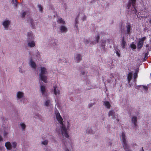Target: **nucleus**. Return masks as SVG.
<instances>
[{
    "label": "nucleus",
    "instance_id": "31",
    "mask_svg": "<svg viewBox=\"0 0 151 151\" xmlns=\"http://www.w3.org/2000/svg\"><path fill=\"white\" fill-rule=\"evenodd\" d=\"M48 143V141L47 140H46L42 142V143L45 145H47Z\"/></svg>",
    "mask_w": 151,
    "mask_h": 151
},
{
    "label": "nucleus",
    "instance_id": "41",
    "mask_svg": "<svg viewBox=\"0 0 151 151\" xmlns=\"http://www.w3.org/2000/svg\"><path fill=\"white\" fill-rule=\"evenodd\" d=\"M57 41V40L55 39L54 40V43L53 44V45L54 46H55V45H57V44H56V42Z\"/></svg>",
    "mask_w": 151,
    "mask_h": 151
},
{
    "label": "nucleus",
    "instance_id": "30",
    "mask_svg": "<svg viewBox=\"0 0 151 151\" xmlns=\"http://www.w3.org/2000/svg\"><path fill=\"white\" fill-rule=\"evenodd\" d=\"M23 130H24L26 127V125L24 123H22L20 124Z\"/></svg>",
    "mask_w": 151,
    "mask_h": 151
},
{
    "label": "nucleus",
    "instance_id": "33",
    "mask_svg": "<svg viewBox=\"0 0 151 151\" xmlns=\"http://www.w3.org/2000/svg\"><path fill=\"white\" fill-rule=\"evenodd\" d=\"M38 6L39 7V10L41 12H42L43 10V9L41 5H38Z\"/></svg>",
    "mask_w": 151,
    "mask_h": 151
},
{
    "label": "nucleus",
    "instance_id": "19",
    "mask_svg": "<svg viewBox=\"0 0 151 151\" xmlns=\"http://www.w3.org/2000/svg\"><path fill=\"white\" fill-rule=\"evenodd\" d=\"M24 95V93L21 92H18L17 94V96L18 98L20 99Z\"/></svg>",
    "mask_w": 151,
    "mask_h": 151
},
{
    "label": "nucleus",
    "instance_id": "5",
    "mask_svg": "<svg viewBox=\"0 0 151 151\" xmlns=\"http://www.w3.org/2000/svg\"><path fill=\"white\" fill-rule=\"evenodd\" d=\"M127 34V35H129L131 32V24L129 23H127L126 25Z\"/></svg>",
    "mask_w": 151,
    "mask_h": 151
},
{
    "label": "nucleus",
    "instance_id": "35",
    "mask_svg": "<svg viewBox=\"0 0 151 151\" xmlns=\"http://www.w3.org/2000/svg\"><path fill=\"white\" fill-rule=\"evenodd\" d=\"M131 47L133 49H135L137 47L136 45L134 44H132L131 45Z\"/></svg>",
    "mask_w": 151,
    "mask_h": 151
},
{
    "label": "nucleus",
    "instance_id": "40",
    "mask_svg": "<svg viewBox=\"0 0 151 151\" xmlns=\"http://www.w3.org/2000/svg\"><path fill=\"white\" fill-rule=\"evenodd\" d=\"M148 55V52H147L145 55V58H147V56Z\"/></svg>",
    "mask_w": 151,
    "mask_h": 151
},
{
    "label": "nucleus",
    "instance_id": "27",
    "mask_svg": "<svg viewBox=\"0 0 151 151\" xmlns=\"http://www.w3.org/2000/svg\"><path fill=\"white\" fill-rule=\"evenodd\" d=\"M115 50L116 51V54L118 57H119L120 55V54L119 53V50L118 49H117V48H116V49L115 48Z\"/></svg>",
    "mask_w": 151,
    "mask_h": 151
},
{
    "label": "nucleus",
    "instance_id": "28",
    "mask_svg": "<svg viewBox=\"0 0 151 151\" xmlns=\"http://www.w3.org/2000/svg\"><path fill=\"white\" fill-rule=\"evenodd\" d=\"M86 133L88 134H93L92 130L90 128H88L86 130Z\"/></svg>",
    "mask_w": 151,
    "mask_h": 151
},
{
    "label": "nucleus",
    "instance_id": "9",
    "mask_svg": "<svg viewBox=\"0 0 151 151\" xmlns=\"http://www.w3.org/2000/svg\"><path fill=\"white\" fill-rule=\"evenodd\" d=\"M30 65L31 67L32 68L36 69V65L35 63L32 60V58L30 59Z\"/></svg>",
    "mask_w": 151,
    "mask_h": 151
},
{
    "label": "nucleus",
    "instance_id": "25",
    "mask_svg": "<svg viewBox=\"0 0 151 151\" xmlns=\"http://www.w3.org/2000/svg\"><path fill=\"white\" fill-rule=\"evenodd\" d=\"M132 1V5L133 7H134V9H135V12H134L135 13L137 12V9H136V8L135 7V5L136 3V0H130Z\"/></svg>",
    "mask_w": 151,
    "mask_h": 151
},
{
    "label": "nucleus",
    "instance_id": "43",
    "mask_svg": "<svg viewBox=\"0 0 151 151\" xmlns=\"http://www.w3.org/2000/svg\"><path fill=\"white\" fill-rule=\"evenodd\" d=\"M83 21L85 20L86 19V17L85 16L83 17Z\"/></svg>",
    "mask_w": 151,
    "mask_h": 151
},
{
    "label": "nucleus",
    "instance_id": "54",
    "mask_svg": "<svg viewBox=\"0 0 151 151\" xmlns=\"http://www.w3.org/2000/svg\"><path fill=\"white\" fill-rule=\"evenodd\" d=\"M15 2L16 4L17 3V0H15Z\"/></svg>",
    "mask_w": 151,
    "mask_h": 151
},
{
    "label": "nucleus",
    "instance_id": "37",
    "mask_svg": "<svg viewBox=\"0 0 151 151\" xmlns=\"http://www.w3.org/2000/svg\"><path fill=\"white\" fill-rule=\"evenodd\" d=\"M17 146V143L15 142H13L12 143V147H13L15 148Z\"/></svg>",
    "mask_w": 151,
    "mask_h": 151
},
{
    "label": "nucleus",
    "instance_id": "38",
    "mask_svg": "<svg viewBox=\"0 0 151 151\" xmlns=\"http://www.w3.org/2000/svg\"><path fill=\"white\" fill-rule=\"evenodd\" d=\"M90 42V40L89 39H86V40L85 41V43L86 44H88Z\"/></svg>",
    "mask_w": 151,
    "mask_h": 151
},
{
    "label": "nucleus",
    "instance_id": "14",
    "mask_svg": "<svg viewBox=\"0 0 151 151\" xmlns=\"http://www.w3.org/2000/svg\"><path fill=\"white\" fill-rule=\"evenodd\" d=\"M27 37L29 40L33 39V36L32 32H28L27 33Z\"/></svg>",
    "mask_w": 151,
    "mask_h": 151
},
{
    "label": "nucleus",
    "instance_id": "42",
    "mask_svg": "<svg viewBox=\"0 0 151 151\" xmlns=\"http://www.w3.org/2000/svg\"><path fill=\"white\" fill-rule=\"evenodd\" d=\"M94 104V103H91L89 105V108H91L92 106H93V105Z\"/></svg>",
    "mask_w": 151,
    "mask_h": 151
},
{
    "label": "nucleus",
    "instance_id": "51",
    "mask_svg": "<svg viewBox=\"0 0 151 151\" xmlns=\"http://www.w3.org/2000/svg\"><path fill=\"white\" fill-rule=\"evenodd\" d=\"M65 151H69V150L68 148H67V149H66Z\"/></svg>",
    "mask_w": 151,
    "mask_h": 151
},
{
    "label": "nucleus",
    "instance_id": "39",
    "mask_svg": "<svg viewBox=\"0 0 151 151\" xmlns=\"http://www.w3.org/2000/svg\"><path fill=\"white\" fill-rule=\"evenodd\" d=\"M21 15H22V18L24 17L26 15V12H22V13Z\"/></svg>",
    "mask_w": 151,
    "mask_h": 151
},
{
    "label": "nucleus",
    "instance_id": "52",
    "mask_svg": "<svg viewBox=\"0 0 151 151\" xmlns=\"http://www.w3.org/2000/svg\"><path fill=\"white\" fill-rule=\"evenodd\" d=\"M36 116L38 117H39V115L38 114H37V115H36Z\"/></svg>",
    "mask_w": 151,
    "mask_h": 151
},
{
    "label": "nucleus",
    "instance_id": "13",
    "mask_svg": "<svg viewBox=\"0 0 151 151\" xmlns=\"http://www.w3.org/2000/svg\"><path fill=\"white\" fill-rule=\"evenodd\" d=\"M5 146L6 147V148L9 150H10L12 148V145L11 143L9 142H6L5 144Z\"/></svg>",
    "mask_w": 151,
    "mask_h": 151
},
{
    "label": "nucleus",
    "instance_id": "46",
    "mask_svg": "<svg viewBox=\"0 0 151 151\" xmlns=\"http://www.w3.org/2000/svg\"><path fill=\"white\" fill-rule=\"evenodd\" d=\"M102 47L103 49H104L105 48V46L104 45H102Z\"/></svg>",
    "mask_w": 151,
    "mask_h": 151
},
{
    "label": "nucleus",
    "instance_id": "53",
    "mask_svg": "<svg viewBox=\"0 0 151 151\" xmlns=\"http://www.w3.org/2000/svg\"><path fill=\"white\" fill-rule=\"evenodd\" d=\"M149 22L151 23V19L149 20Z\"/></svg>",
    "mask_w": 151,
    "mask_h": 151
},
{
    "label": "nucleus",
    "instance_id": "36",
    "mask_svg": "<svg viewBox=\"0 0 151 151\" xmlns=\"http://www.w3.org/2000/svg\"><path fill=\"white\" fill-rule=\"evenodd\" d=\"M137 74L136 73H135L134 74V81H136L135 78L137 77Z\"/></svg>",
    "mask_w": 151,
    "mask_h": 151
},
{
    "label": "nucleus",
    "instance_id": "12",
    "mask_svg": "<svg viewBox=\"0 0 151 151\" xmlns=\"http://www.w3.org/2000/svg\"><path fill=\"white\" fill-rule=\"evenodd\" d=\"M60 30L62 32H66L68 30L66 27L63 26H62L60 27Z\"/></svg>",
    "mask_w": 151,
    "mask_h": 151
},
{
    "label": "nucleus",
    "instance_id": "29",
    "mask_svg": "<svg viewBox=\"0 0 151 151\" xmlns=\"http://www.w3.org/2000/svg\"><path fill=\"white\" fill-rule=\"evenodd\" d=\"M78 17H77L75 20V26H76V27H78V25H77L78 22Z\"/></svg>",
    "mask_w": 151,
    "mask_h": 151
},
{
    "label": "nucleus",
    "instance_id": "45",
    "mask_svg": "<svg viewBox=\"0 0 151 151\" xmlns=\"http://www.w3.org/2000/svg\"><path fill=\"white\" fill-rule=\"evenodd\" d=\"M3 140L2 137L0 135V141H1Z\"/></svg>",
    "mask_w": 151,
    "mask_h": 151
},
{
    "label": "nucleus",
    "instance_id": "23",
    "mask_svg": "<svg viewBox=\"0 0 151 151\" xmlns=\"http://www.w3.org/2000/svg\"><path fill=\"white\" fill-rule=\"evenodd\" d=\"M40 89L42 94H44L46 89L45 86H41L40 87Z\"/></svg>",
    "mask_w": 151,
    "mask_h": 151
},
{
    "label": "nucleus",
    "instance_id": "21",
    "mask_svg": "<svg viewBox=\"0 0 151 151\" xmlns=\"http://www.w3.org/2000/svg\"><path fill=\"white\" fill-rule=\"evenodd\" d=\"M104 105L107 109H109L111 107V105L108 101H105L104 102Z\"/></svg>",
    "mask_w": 151,
    "mask_h": 151
},
{
    "label": "nucleus",
    "instance_id": "18",
    "mask_svg": "<svg viewBox=\"0 0 151 151\" xmlns=\"http://www.w3.org/2000/svg\"><path fill=\"white\" fill-rule=\"evenodd\" d=\"M126 43V42L124 40V37H123L122 38V43L121 44V46L123 48H125Z\"/></svg>",
    "mask_w": 151,
    "mask_h": 151
},
{
    "label": "nucleus",
    "instance_id": "4",
    "mask_svg": "<svg viewBox=\"0 0 151 151\" xmlns=\"http://www.w3.org/2000/svg\"><path fill=\"white\" fill-rule=\"evenodd\" d=\"M118 114H116L114 110H111L109 111L108 116H111V118L113 119H115L117 117Z\"/></svg>",
    "mask_w": 151,
    "mask_h": 151
},
{
    "label": "nucleus",
    "instance_id": "3",
    "mask_svg": "<svg viewBox=\"0 0 151 151\" xmlns=\"http://www.w3.org/2000/svg\"><path fill=\"white\" fill-rule=\"evenodd\" d=\"M122 144L124 149L126 151H130L129 147L127 144V141L125 139V133L122 132Z\"/></svg>",
    "mask_w": 151,
    "mask_h": 151
},
{
    "label": "nucleus",
    "instance_id": "17",
    "mask_svg": "<svg viewBox=\"0 0 151 151\" xmlns=\"http://www.w3.org/2000/svg\"><path fill=\"white\" fill-rule=\"evenodd\" d=\"M56 86H53V91L54 94L55 95H57V94H60V91L59 90H58L57 91H56Z\"/></svg>",
    "mask_w": 151,
    "mask_h": 151
},
{
    "label": "nucleus",
    "instance_id": "26",
    "mask_svg": "<svg viewBox=\"0 0 151 151\" xmlns=\"http://www.w3.org/2000/svg\"><path fill=\"white\" fill-rule=\"evenodd\" d=\"M57 22L58 23L60 24H65V21H64L62 18L58 19L57 20Z\"/></svg>",
    "mask_w": 151,
    "mask_h": 151
},
{
    "label": "nucleus",
    "instance_id": "22",
    "mask_svg": "<svg viewBox=\"0 0 151 151\" xmlns=\"http://www.w3.org/2000/svg\"><path fill=\"white\" fill-rule=\"evenodd\" d=\"M28 45L31 47H33L35 46V44L34 41H32L31 42H29Z\"/></svg>",
    "mask_w": 151,
    "mask_h": 151
},
{
    "label": "nucleus",
    "instance_id": "7",
    "mask_svg": "<svg viewBox=\"0 0 151 151\" xmlns=\"http://www.w3.org/2000/svg\"><path fill=\"white\" fill-rule=\"evenodd\" d=\"M27 22L28 23H30L31 24V27L33 29L35 28V26L33 23V20L32 19L30 18H29L27 19Z\"/></svg>",
    "mask_w": 151,
    "mask_h": 151
},
{
    "label": "nucleus",
    "instance_id": "8",
    "mask_svg": "<svg viewBox=\"0 0 151 151\" xmlns=\"http://www.w3.org/2000/svg\"><path fill=\"white\" fill-rule=\"evenodd\" d=\"M10 22L9 20H6L3 22V25L6 29L8 28V26Z\"/></svg>",
    "mask_w": 151,
    "mask_h": 151
},
{
    "label": "nucleus",
    "instance_id": "1",
    "mask_svg": "<svg viewBox=\"0 0 151 151\" xmlns=\"http://www.w3.org/2000/svg\"><path fill=\"white\" fill-rule=\"evenodd\" d=\"M56 116L57 120L61 125L60 129L62 135L64 136L67 138H68L69 136L68 133V130H69L70 127L69 122L67 121V124L66 127V126L63 124V119L58 112L56 114Z\"/></svg>",
    "mask_w": 151,
    "mask_h": 151
},
{
    "label": "nucleus",
    "instance_id": "11",
    "mask_svg": "<svg viewBox=\"0 0 151 151\" xmlns=\"http://www.w3.org/2000/svg\"><path fill=\"white\" fill-rule=\"evenodd\" d=\"M132 123L134 124L135 126H137V118L136 116H134L132 118Z\"/></svg>",
    "mask_w": 151,
    "mask_h": 151
},
{
    "label": "nucleus",
    "instance_id": "56",
    "mask_svg": "<svg viewBox=\"0 0 151 151\" xmlns=\"http://www.w3.org/2000/svg\"><path fill=\"white\" fill-rule=\"evenodd\" d=\"M15 6L17 7V4H15Z\"/></svg>",
    "mask_w": 151,
    "mask_h": 151
},
{
    "label": "nucleus",
    "instance_id": "32",
    "mask_svg": "<svg viewBox=\"0 0 151 151\" xmlns=\"http://www.w3.org/2000/svg\"><path fill=\"white\" fill-rule=\"evenodd\" d=\"M50 103V100H47V101H46L45 103V105L46 106H47Z\"/></svg>",
    "mask_w": 151,
    "mask_h": 151
},
{
    "label": "nucleus",
    "instance_id": "48",
    "mask_svg": "<svg viewBox=\"0 0 151 151\" xmlns=\"http://www.w3.org/2000/svg\"><path fill=\"white\" fill-rule=\"evenodd\" d=\"M86 83L87 84V83L88 84H89V83L90 82L89 81H88V80H87V81H86Z\"/></svg>",
    "mask_w": 151,
    "mask_h": 151
},
{
    "label": "nucleus",
    "instance_id": "57",
    "mask_svg": "<svg viewBox=\"0 0 151 151\" xmlns=\"http://www.w3.org/2000/svg\"><path fill=\"white\" fill-rule=\"evenodd\" d=\"M21 69L20 68L19 70V71L21 72Z\"/></svg>",
    "mask_w": 151,
    "mask_h": 151
},
{
    "label": "nucleus",
    "instance_id": "34",
    "mask_svg": "<svg viewBox=\"0 0 151 151\" xmlns=\"http://www.w3.org/2000/svg\"><path fill=\"white\" fill-rule=\"evenodd\" d=\"M146 38V37H144L141 39H139V40L144 42V41L145 40Z\"/></svg>",
    "mask_w": 151,
    "mask_h": 151
},
{
    "label": "nucleus",
    "instance_id": "2",
    "mask_svg": "<svg viewBox=\"0 0 151 151\" xmlns=\"http://www.w3.org/2000/svg\"><path fill=\"white\" fill-rule=\"evenodd\" d=\"M40 71V78L41 81H43L45 83H47V77L45 75L47 73L46 69L44 67H41Z\"/></svg>",
    "mask_w": 151,
    "mask_h": 151
},
{
    "label": "nucleus",
    "instance_id": "24",
    "mask_svg": "<svg viewBox=\"0 0 151 151\" xmlns=\"http://www.w3.org/2000/svg\"><path fill=\"white\" fill-rule=\"evenodd\" d=\"M132 4V1H129V3H128V4H127V7H128V9H129V8L131 6V4ZM132 7H133V11L134 12H133V13H134V14H136V13L137 12H136L135 13V12H135V9H134V7H133V6H132Z\"/></svg>",
    "mask_w": 151,
    "mask_h": 151
},
{
    "label": "nucleus",
    "instance_id": "16",
    "mask_svg": "<svg viewBox=\"0 0 151 151\" xmlns=\"http://www.w3.org/2000/svg\"><path fill=\"white\" fill-rule=\"evenodd\" d=\"M142 87L143 89L145 90L146 91H147L148 90V88L147 86H143V85H140V86H136V87H135L136 88H137L138 89H139L140 87Z\"/></svg>",
    "mask_w": 151,
    "mask_h": 151
},
{
    "label": "nucleus",
    "instance_id": "44",
    "mask_svg": "<svg viewBox=\"0 0 151 151\" xmlns=\"http://www.w3.org/2000/svg\"><path fill=\"white\" fill-rule=\"evenodd\" d=\"M81 73L82 75H84L85 74V72L84 71H82Z\"/></svg>",
    "mask_w": 151,
    "mask_h": 151
},
{
    "label": "nucleus",
    "instance_id": "49",
    "mask_svg": "<svg viewBox=\"0 0 151 151\" xmlns=\"http://www.w3.org/2000/svg\"><path fill=\"white\" fill-rule=\"evenodd\" d=\"M91 87H90V88H87V90H89L90 89H91Z\"/></svg>",
    "mask_w": 151,
    "mask_h": 151
},
{
    "label": "nucleus",
    "instance_id": "15",
    "mask_svg": "<svg viewBox=\"0 0 151 151\" xmlns=\"http://www.w3.org/2000/svg\"><path fill=\"white\" fill-rule=\"evenodd\" d=\"M132 74L131 72H129L128 74L127 79L128 83H129L131 80L132 77Z\"/></svg>",
    "mask_w": 151,
    "mask_h": 151
},
{
    "label": "nucleus",
    "instance_id": "20",
    "mask_svg": "<svg viewBox=\"0 0 151 151\" xmlns=\"http://www.w3.org/2000/svg\"><path fill=\"white\" fill-rule=\"evenodd\" d=\"M100 37L99 35H98L96 37V40H95L94 41L92 42H91V43H92V44H95L97 43L98 42H99V39Z\"/></svg>",
    "mask_w": 151,
    "mask_h": 151
},
{
    "label": "nucleus",
    "instance_id": "6",
    "mask_svg": "<svg viewBox=\"0 0 151 151\" xmlns=\"http://www.w3.org/2000/svg\"><path fill=\"white\" fill-rule=\"evenodd\" d=\"M75 58L77 63L79 62L82 59L81 55L79 54H76L75 55Z\"/></svg>",
    "mask_w": 151,
    "mask_h": 151
},
{
    "label": "nucleus",
    "instance_id": "47",
    "mask_svg": "<svg viewBox=\"0 0 151 151\" xmlns=\"http://www.w3.org/2000/svg\"><path fill=\"white\" fill-rule=\"evenodd\" d=\"M4 136H6V135L7 134V133H6V132H4Z\"/></svg>",
    "mask_w": 151,
    "mask_h": 151
},
{
    "label": "nucleus",
    "instance_id": "50",
    "mask_svg": "<svg viewBox=\"0 0 151 151\" xmlns=\"http://www.w3.org/2000/svg\"><path fill=\"white\" fill-rule=\"evenodd\" d=\"M149 47V45L148 44H147L146 45V47Z\"/></svg>",
    "mask_w": 151,
    "mask_h": 151
},
{
    "label": "nucleus",
    "instance_id": "10",
    "mask_svg": "<svg viewBox=\"0 0 151 151\" xmlns=\"http://www.w3.org/2000/svg\"><path fill=\"white\" fill-rule=\"evenodd\" d=\"M143 44L144 42L139 40L137 45V49L139 50L141 49L143 47Z\"/></svg>",
    "mask_w": 151,
    "mask_h": 151
},
{
    "label": "nucleus",
    "instance_id": "55",
    "mask_svg": "<svg viewBox=\"0 0 151 151\" xmlns=\"http://www.w3.org/2000/svg\"><path fill=\"white\" fill-rule=\"evenodd\" d=\"M142 151H144L143 147H142Z\"/></svg>",
    "mask_w": 151,
    "mask_h": 151
}]
</instances>
